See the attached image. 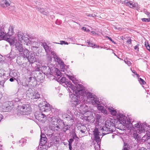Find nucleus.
Instances as JSON below:
<instances>
[{"label": "nucleus", "mask_w": 150, "mask_h": 150, "mask_svg": "<svg viewBox=\"0 0 150 150\" xmlns=\"http://www.w3.org/2000/svg\"><path fill=\"white\" fill-rule=\"evenodd\" d=\"M88 107L86 105L84 104L80 106L79 110L82 114L83 115L84 117H86V120L88 121H93L94 117L92 116V113L90 111L88 110Z\"/></svg>", "instance_id": "f257e3e1"}, {"label": "nucleus", "mask_w": 150, "mask_h": 150, "mask_svg": "<svg viewBox=\"0 0 150 150\" xmlns=\"http://www.w3.org/2000/svg\"><path fill=\"white\" fill-rule=\"evenodd\" d=\"M108 109L110 114L116 117V118L120 122H121L123 124L126 123V118L122 114L120 113L119 112L112 107H109Z\"/></svg>", "instance_id": "f03ea898"}, {"label": "nucleus", "mask_w": 150, "mask_h": 150, "mask_svg": "<svg viewBox=\"0 0 150 150\" xmlns=\"http://www.w3.org/2000/svg\"><path fill=\"white\" fill-rule=\"evenodd\" d=\"M110 123V125H113L112 122L111 121L108 120L106 121L104 126L102 127H100V129L102 132V134L105 135L111 132H112L115 131V128L113 126H111L109 125V123Z\"/></svg>", "instance_id": "7ed1b4c3"}, {"label": "nucleus", "mask_w": 150, "mask_h": 150, "mask_svg": "<svg viewBox=\"0 0 150 150\" xmlns=\"http://www.w3.org/2000/svg\"><path fill=\"white\" fill-rule=\"evenodd\" d=\"M8 42L11 45H15L16 50H18L20 52H22L24 50L23 45L18 42L15 38H11L8 39Z\"/></svg>", "instance_id": "20e7f679"}, {"label": "nucleus", "mask_w": 150, "mask_h": 150, "mask_svg": "<svg viewBox=\"0 0 150 150\" xmlns=\"http://www.w3.org/2000/svg\"><path fill=\"white\" fill-rule=\"evenodd\" d=\"M39 107L40 108V110L42 112H50V111H52L53 109L50 105L47 103V102L43 101L40 103L38 105Z\"/></svg>", "instance_id": "39448f33"}, {"label": "nucleus", "mask_w": 150, "mask_h": 150, "mask_svg": "<svg viewBox=\"0 0 150 150\" xmlns=\"http://www.w3.org/2000/svg\"><path fill=\"white\" fill-rule=\"evenodd\" d=\"M50 124L54 126V128L56 127L57 128H61L62 125L64 124V122L60 120H59L54 117H52L50 120Z\"/></svg>", "instance_id": "423d86ee"}, {"label": "nucleus", "mask_w": 150, "mask_h": 150, "mask_svg": "<svg viewBox=\"0 0 150 150\" xmlns=\"http://www.w3.org/2000/svg\"><path fill=\"white\" fill-rule=\"evenodd\" d=\"M124 124V126L128 129H130L131 131H132L133 132V137L135 139H137L139 137V133L137 130H136L135 128L132 127V124L129 121H127L126 123Z\"/></svg>", "instance_id": "0eeeda50"}, {"label": "nucleus", "mask_w": 150, "mask_h": 150, "mask_svg": "<svg viewBox=\"0 0 150 150\" xmlns=\"http://www.w3.org/2000/svg\"><path fill=\"white\" fill-rule=\"evenodd\" d=\"M100 130V131L99 132L98 128L96 127L93 131V134L94 135V140L96 142L97 144L98 145L100 144L101 139L102 137V136L100 137V136L102 135L100 132H101V131Z\"/></svg>", "instance_id": "6e6552de"}, {"label": "nucleus", "mask_w": 150, "mask_h": 150, "mask_svg": "<svg viewBox=\"0 0 150 150\" xmlns=\"http://www.w3.org/2000/svg\"><path fill=\"white\" fill-rule=\"evenodd\" d=\"M87 96L88 99H91V103L92 105H94L99 103V100H97V97L91 92H86L85 96Z\"/></svg>", "instance_id": "1a4fd4ad"}, {"label": "nucleus", "mask_w": 150, "mask_h": 150, "mask_svg": "<svg viewBox=\"0 0 150 150\" xmlns=\"http://www.w3.org/2000/svg\"><path fill=\"white\" fill-rule=\"evenodd\" d=\"M47 112H44V113L38 112H36L35 115V117L39 121L44 122L47 119L46 115H47L46 114Z\"/></svg>", "instance_id": "9d476101"}, {"label": "nucleus", "mask_w": 150, "mask_h": 150, "mask_svg": "<svg viewBox=\"0 0 150 150\" xmlns=\"http://www.w3.org/2000/svg\"><path fill=\"white\" fill-rule=\"evenodd\" d=\"M83 85L81 84H78L77 85L76 91H78L79 94L81 96H85L86 92L83 89Z\"/></svg>", "instance_id": "9b49d317"}, {"label": "nucleus", "mask_w": 150, "mask_h": 150, "mask_svg": "<svg viewBox=\"0 0 150 150\" xmlns=\"http://www.w3.org/2000/svg\"><path fill=\"white\" fill-rule=\"evenodd\" d=\"M70 97L71 98V102L72 104L76 105L79 104L78 97L76 96L74 94H72L70 95Z\"/></svg>", "instance_id": "f8f14e48"}, {"label": "nucleus", "mask_w": 150, "mask_h": 150, "mask_svg": "<svg viewBox=\"0 0 150 150\" xmlns=\"http://www.w3.org/2000/svg\"><path fill=\"white\" fill-rule=\"evenodd\" d=\"M23 106L25 108H24V112L23 113V115H27L30 113L31 111V108L29 104H25L23 105Z\"/></svg>", "instance_id": "ddd939ff"}, {"label": "nucleus", "mask_w": 150, "mask_h": 150, "mask_svg": "<svg viewBox=\"0 0 150 150\" xmlns=\"http://www.w3.org/2000/svg\"><path fill=\"white\" fill-rule=\"evenodd\" d=\"M125 3L126 5L129 6L131 8L137 9L139 8L138 5L137 3H133L131 1L127 2L125 1Z\"/></svg>", "instance_id": "4468645a"}, {"label": "nucleus", "mask_w": 150, "mask_h": 150, "mask_svg": "<svg viewBox=\"0 0 150 150\" xmlns=\"http://www.w3.org/2000/svg\"><path fill=\"white\" fill-rule=\"evenodd\" d=\"M51 52L52 55L53 56V57L56 61L58 62L59 64H62L63 62L59 58L57 57L55 52Z\"/></svg>", "instance_id": "2eb2a0df"}, {"label": "nucleus", "mask_w": 150, "mask_h": 150, "mask_svg": "<svg viewBox=\"0 0 150 150\" xmlns=\"http://www.w3.org/2000/svg\"><path fill=\"white\" fill-rule=\"evenodd\" d=\"M67 86L68 89L71 92V91L70 90L69 88L71 89V91L73 92L74 91H76V87L72 84L71 82H69L67 84H66Z\"/></svg>", "instance_id": "dca6fc26"}, {"label": "nucleus", "mask_w": 150, "mask_h": 150, "mask_svg": "<svg viewBox=\"0 0 150 150\" xmlns=\"http://www.w3.org/2000/svg\"><path fill=\"white\" fill-rule=\"evenodd\" d=\"M27 58L28 60L31 63H33L34 62H35L36 61V59L34 53H30Z\"/></svg>", "instance_id": "f3484780"}, {"label": "nucleus", "mask_w": 150, "mask_h": 150, "mask_svg": "<svg viewBox=\"0 0 150 150\" xmlns=\"http://www.w3.org/2000/svg\"><path fill=\"white\" fill-rule=\"evenodd\" d=\"M23 33L21 31L18 32V40L21 42L23 43L24 42L23 39L25 38Z\"/></svg>", "instance_id": "a211bd4d"}, {"label": "nucleus", "mask_w": 150, "mask_h": 150, "mask_svg": "<svg viewBox=\"0 0 150 150\" xmlns=\"http://www.w3.org/2000/svg\"><path fill=\"white\" fill-rule=\"evenodd\" d=\"M12 103L11 102H8L4 103V108L6 110H9L13 108Z\"/></svg>", "instance_id": "6ab92c4d"}, {"label": "nucleus", "mask_w": 150, "mask_h": 150, "mask_svg": "<svg viewBox=\"0 0 150 150\" xmlns=\"http://www.w3.org/2000/svg\"><path fill=\"white\" fill-rule=\"evenodd\" d=\"M99 103L98 104H96L95 105H98L97 106V108L101 112L103 113L104 114H107V111L106 110L105 108H104L103 106L101 105L100 104H99Z\"/></svg>", "instance_id": "aec40b11"}, {"label": "nucleus", "mask_w": 150, "mask_h": 150, "mask_svg": "<svg viewBox=\"0 0 150 150\" xmlns=\"http://www.w3.org/2000/svg\"><path fill=\"white\" fill-rule=\"evenodd\" d=\"M68 78L72 81L76 85L79 82V81L76 79L75 76H71L68 75H66Z\"/></svg>", "instance_id": "412c9836"}, {"label": "nucleus", "mask_w": 150, "mask_h": 150, "mask_svg": "<svg viewBox=\"0 0 150 150\" xmlns=\"http://www.w3.org/2000/svg\"><path fill=\"white\" fill-rule=\"evenodd\" d=\"M14 28L13 26L11 25H10L8 28V31L7 32V34L11 36L14 33Z\"/></svg>", "instance_id": "4be33fe9"}, {"label": "nucleus", "mask_w": 150, "mask_h": 150, "mask_svg": "<svg viewBox=\"0 0 150 150\" xmlns=\"http://www.w3.org/2000/svg\"><path fill=\"white\" fill-rule=\"evenodd\" d=\"M31 99L33 101H36L35 99L39 98L40 97V95L38 93H35L34 94H32L31 97L30 96Z\"/></svg>", "instance_id": "5701e85b"}, {"label": "nucleus", "mask_w": 150, "mask_h": 150, "mask_svg": "<svg viewBox=\"0 0 150 150\" xmlns=\"http://www.w3.org/2000/svg\"><path fill=\"white\" fill-rule=\"evenodd\" d=\"M52 52V51H49V52H47V54L46 59L47 62L48 63H50L52 61V58L51 55H52V54H51V52Z\"/></svg>", "instance_id": "b1692460"}, {"label": "nucleus", "mask_w": 150, "mask_h": 150, "mask_svg": "<svg viewBox=\"0 0 150 150\" xmlns=\"http://www.w3.org/2000/svg\"><path fill=\"white\" fill-rule=\"evenodd\" d=\"M25 107L23 106V105L22 106H20L18 107L17 108V112L18 113L23 115V113L24 112V108H25Z\"/></svg>", "instance_id": "393cba45"}, {"label": "nucleus", "mask_w": 150, "mask_h": 150, "mask_svg": "<svg viewBox=\"0 0 150 150\" xmlns=\"http://www.w3.org/2000/svg\"><path fill=\"white\" fill-rule=\"evenodd\" d=\"M61 126L62 127L61 128H60L59 129H62L63 131L65 132L66 131L69 130L70 128V125H64V124L63 125H61Z\"/></svg>", "instance_id": "a878e982"}, {"label": "nucleus", "mask_w": 150, "mask_h": 150, "mask_svg": "<svg viewBox=\"0 0 150 150\" xmlns=\"http://www.w3.org/2000/svg\"><path fill=\"white\" fill-rule=\"evenodd\" d=\"M148 132H149V133H147V135L146 134L142 137V140H144V141L147 140L149 141L150 138V131H148Z\"/></svg>", "instance_id": "bb28decb"}, {"label": "nucleus", "mask_w": 150, "mask_h": 150, "mask_svg": "<svg viewBox=\"0 0 150 150\" xmlns=\"http://www.w3.org/2000/svg\"><path fill=\"white\" fill-rule=\"evenodd\" d=\"M24 42H23V43L24 44L25 43L27 45H28L29 44H30L31 41L30 39L27 37H25L23 39Z\"/></svg>", "instance_id": "cd10ccee"}, {"label": "nucleus", "mask_w": 150, "mask_h": 150, "mask_svg": "<svg viewBox=\"0 0 150 150\" xmlns=\"http://www.w3.org/2000/svg\"><path fill=\"white\" fill-rule=\"evenodd\" d=\"M141 127L140 126L137 129L138 130V133H139V134H140L142 132H144L145 131V128L144 126L141 125Z\"/></svg>", "instance_id": "c85d7f7f"}, {"label": "nucleus", "mask_w": 150, "mask_h": 150, "mask_svg": "<svg viewBox=\"0 0 150 150\" xmlns=\"http://www.w3.org/2000/svg\"><path fill=\"white\" fill-rule=\"evenodd\" d=\"M30 52L27 49H25L23 51V55L24 56V57H25L27 58V57L30 54Z\"/></svg>", "instance_id": "c756f323"}, {"label": "nucleus", "mask_w": 150, "mask_h": 150, "mask_svg": "<svg viewBox=\"0 0 150 150\" xmlns=\"http://www.w3.org/2000/svg\"><path fill=\"white\" fill-rule=\"evenodd\" d=\"M41 45L42 46H43V47L45 49L46 52H47H47H49V51H48V50L49 48V47L47 45L46 43H42Z\"/></svg>", "instance_id": "7c9ffc66"}, {"label": "nucleus", "mask_w": 150, "mask_h": 150, "mask_svg": "<svg viewBox=\"0 0 150 150\" xmlns=\"http://www.w3.org/2000/svg\"><path fill=\"white\" fill-rule=\"evenodd\" d=\"M37 10L40 11L44 15H47L48 14V12L47 11V12H45L44 9L43 8H37Z\"/></svg>", "instance_id": "2f4dec72"}, {"label": "nucleus", "mask_w": 150, "mask_h": 150, "mask_svg": "<svg viewBox=\"0 0 150 150\" xmlns=\"http://www.w3.org/2000/svg\"><path fill=\"white\" fill-rule=\"evenodd\" d=\"M0 36L1 37V38H2V39H4L5 38V36L6 35V32H4L1 29V27H0Z\"/></svg>", "instance_id": "473e14b6"}, {"label": "nucleus", "mask_w": 150, "mask_h": 150, "mask_svg": "<svg viewBox=\"0 0 150 150\" xmlns=\"http://www.w3.org/2000/svg\"><path fill=\"white\" fill-rule=\"evenodd\" d=\"M66 79L65 77L63 76L60 79V78H59L58 77V81H59V82L60 83H65V84H66Z\"/></svg>", "instance_id": "72a5a7b5"}, {"label": "nucleus", "mask_w": 150, "mask_h": 150, "mask_svg": "<svg viewBox=\"0 0 150 150\" xmlns=\"http://www.w3.org/2000/svg\"><path fill=\"white\" fill-rule=\"evenodd\" d=\"M48 147L45 144L40 145V146L39 147V150H47Z\"/></svg>", "instance_id": "f704fd0d"}, {"label": "nucleus", "mask_w": 150, "mask_h": 150, "mask_svg": "<svg viewBox=\"0 0 150 150\" xmlns=\"http://www.w3.org/2000/svg\"><path fill=\"white\" fill-rule=\"evenodd\" d=\"M88 45L87 46L88 47H92L93 48L98 47L99 46L96 45H93V43H91L90 42H88Z\"/></svg>", "instance_id": "c9c22d12"}, {"label": "nucleus", "mask_w": 150, "mask_h": 150, "mask_svg": "<svg viewBox=\"0 0 150 150\" xmlns=\"http://www.w3.org/2000/svg\"><path fill=\"white\" fill-rule=\"evenodd\" d=\"M54 71L56 73V75L57 76V78H58V76H62L61 73L58 69H55Z\"/></svg>", "instance_id": "e433bc0d"}, {"label": "nucleus", "mask_w": 150, "mask_h": 150, "mask_svg": "<svg viewBox=\"0 0 150 150\" xmlns=\"http://www.w3.org/2000/svg\"><path fill=\"white\" fill-rule=\"evenodd\" d=\"M6 3H7V0H2L0 2V5L3 7H5Z\"/></svg>", "instance_id": "4c0bfd02"}, {"label": "nucleus", "mask_w": 150, "mask_h": 150, "mask_svg": "<svg viewBox=\"0 0 150 150\" xmlns=\"http://www.w3.org/2000/svg\"><path fill=\"white\" fill-rule=\"evenodd\" d=\"M26 140L24 138L21 139L19 141V143L21 144V145L23 146L24 145V144L26 142Z\"/></svg>", "instance_id": "58836bf2"}, {"label": "nucleus", "mask_w": 150, "mask_h": 150, "mask_svg": "<svg viewBox=\"0 0 150 150\" xmlns=\"http://www.w3.org/2000/svg\"><path fill=\"white\" fill-rule=\"evenodd\" d=\"M81 129L79 130L82 133H84L86 129V127L83 126H82L81 127Z\"/></svg>", "instance_id": "ea45409f"}, {"label": "nucleus", "mask_w": 150, "mask_h": 150, "mask_svg": "<svg viewBox=\"0 0 150 150\" xmlns=\"http://www.w3.org/2000/svg\"><path fill=\"white\" fill-rule=\"evenodd\" d=\"M60 65V68L62 71H64L65 69V65L63 62L62 64H59Z\"/></svg>", "instance_id": "a19ab883"}, {"label": "nucleus", "mask_w": 150, "mask_h": 150, "mask_svg": "<svg viewBox=\"0 0 150 150\" xmlns=\"http://www.w3.org/2000/svg\"><path fill=\"white\" fill-rule=\"evenodd\" d=\"M47 142L46 139L40 138V144H45Z\"/></svg>", "instance_id": "79ce46f5"}, {"label": "nucleus", "mask_w": 150, "mask_h": 150, "mask_svg": "<svg viewBox=\"0 0 150 150\" xmlns=\"http://www.w3.org/2000/svg\"><path fill=\"white\" fill-rule=\"evenodd\" d=\"M139 81L141 85H144L146 83V82L144 80L141 78L139 79Z\"/></svg>", "instance_id": "37998d69"}, {"label": "nucleus", "mask_w": 150, "mask_h": 150, "mask_svg": "<svg viewBox=\"0 0 150 150\" xmlns=\"http://www.w3.org/2000/svg\"><path fill=\"white\" fill-rule=\"evenodd\" d=\"M76 137L77 138V137L76 136V135L75 134H74V135H73V139L71 138L69 140V144H72V143L73 141H74L73 139L74 138V137Z\"/></svg>", "instance_id": "c03bdc74"}, {"label": "nucleus", "mask_w": 150, "mask_h": 150, "mask_svg": "<svg viewBox=\"0 0 150 150\" xmlns=\"http://www.w3.org/2000/svg\"><path fill=\"white\" fill-rule=\"evenodd\" d=\"M134 125L135 127V128L136 129H137L139 127L141 126V124L139 123L136 124L135 125Z\"/></svg>", "instance_id": "a18cd8bd"}, {"label": "nucleus", "mask_w": 150, "mask_h": 150, "mask_svg": "<svg viewBox=\"0 0 150 150\" xmlns=\"http://www.w3.org/2000/svg\"><path fill=\"white\" fill-rule=\"evenodd\" d=\"M59 44L62 45H68V43L66 42H65V41H63V40H60V43H59Z\"/></svg>", "instance_id": "49530a36"}, {"label": "nucleus", "mask_w": 150, "mask_h": 150, "mask_svg": "<svg viewBox=\"0 0 150 150\" xmlns=\"http://www.w3.org/2000/svg\"><path fill=\"white\" fill-rule=\"evenodd\" d=\"M142 21L145 22H149L150 21V19L149 18H142Z\"/></svg>", "instance_id": "de8ad7c7"}, {"label": "nucleus", "mask_w": 150, "mask_h": 150, "mask_svg": "<svg viewBox=\"0 0 150 150\" xmlns=\"http://www.w3.org/2000/svg\"><path fill=\"white\" fill-rule=\"evenodd\" d=\"M100 117L101 116L97 114L95 115V118L97 122L99 121L98 120L100 119Z\"/></svg>", "instance_id": "09e8293b"}, {"label": "nucleus", "mask_w": 150, "mask_h": 150, "mask_svg": "<svg viewBox=\"0 0 150 150\" xmlns=\"http://www.w3.org/2000/svg\"><path fill=\"white\" fill-rule=\"evenodd\" d=\"M20 100V98H15V99L14 100H13L12 101V103H13V102H18Z\"/></svg>", "instance_id": "8fccbe9b"}, {"label": "nucleus", "mask_w": 150, "mask_h": 150, "mask_svg": "<svg viewBox=\"0 0 150 150\" xmlns=\"http://www.w3.org/2000/svg\"><path fill=\"white\" fill-rule=\"evenodd\" d=\"M144 12L145 14L147 15L148 18H150V13L146 11H144Z\"/></svg>", "instance_id": "3c124183"}, {"label": "nucleus", "mask_w": 150, "mask_h": 150, "mask_svg": "<svg viewBox=\"0 0 150 150\" xmlns=\"http://www.w3.org/2000/svg\"><path fill=\"white\" fill-rule=\"evenodd\" d=\"M40 138H43L44 139H46L45 135L44 134H41L40 135Z\"/></svg>", "instance_id": "603ef678"}, {"label": "nucleus", "mask_w": 150, "mask_h": 150, "mask_svg": "<svg viewBox=\"0 0 150 150\" xmlns=\"http://www.w3.org/2000/svg\"><path fill=\"white\" fill-rule=\"evenodd\" d=\"M64 117L66 118H70V117L69 115H63Z\"/></svg>", "instance_id": "864d4df0"}, {"label": "nucleus", "mask_w": 150, "mask_h": 150, "mask_svg": "<svg viewBox=\"0 0 150 150\" xmlns=\"http://www.w3.org/2000/svg\"><path fill=\"white\" fill-rule=\"evenodd\" d=\"M125 62L129 66V65L130 64H131V63L129 61H128L127 60L125 61Z\"/></svg>", "instance_id": "5fc2aeb1"}, {"label": "nucleus", "mask_w": 150, "mask_h": 150, "mask_svg": "<svg viewBox=\"0 0 150 150\" xmlns=\"http://www.w3.org/2000/svg\"><path fill=\"white\" fill-rule=\"evenodd\" d=\"M97 13H94L91 14V16L92 17H95L97 16Z\"/></svg>", "instance_id": "6e6d98bb"}, {"label": "nucleus", "mask_w": 150, "mask_h": 150, "mask_svg": "<svg viewBox=\"0 0 150 150\" xmlns=\"http://www.w3.org/2000/svg\"><path fill=\"white\" fill-rule=\"evenodd\" d=\"M123 150H128V148L127 146V145H125L124 146Z\"/></svg>", "instance_id": "4d7b16f0"}, {"label": "nucleus", "mask_w": 150, "mask_h": 150, "mask_svg": "<svg viewBox=\"0 0 150 150\" xmlns=\"http://www.w3.org/2000/svg\"><path fill=\"white\" fill-rule=\"evenodd\" d=\"M139 49L138 46V45H137L135 46L134 47V49L137 51H139Z\"/></svg>", "instance_id": "13d9d810"}, {"label": "nucleus", "mask_w": 150, "mask_h": 150, "mask_svg": "<svg viewBox=\"0 0 150 150\" xmlns=\"http://www.w3.org/2000/svg\"><path fill=\"white\" fill-rule=\"evenodd\" d=\"M10 5V3L9 2H8V1H7V3H6L5 5V7H7L9 6Z\"/></svg>", "instance_id": "bf43d9fd"}, {"label": "nucleus", "mask_w": 150, "mask_h": 150, "mask_svg": "<svg viewBox=\"0 0 150 150\" xmlns=\"http://www.w3.org/2000/svg\"><path fill=\"white\" fill-rule=\"evenodd\" d=\"M69 148L70 149V150H72V144H69Z\"/></svg>", "instance_id": "052dcab7"}, {"label": "nucleus", "mask_w": 150, "mask_h": 150, "mask_svg": "<svg viewBox=\"0 0 150 150\" xmlns=\"http://www.w3.org/2000/svg\"><path fill=\"white\" fill-rule=\"evenodd\" d=\"M145 45L146 47L149 46L148 42H145Z\"/></svg>", "instance_id": "680f3d73"}, {"label": "nucleus", "mask_w": 150, "mask_h": 150, "mask_svg": "<svg viewBox=\"0 0 150 150\" xmlns=\"http://www.w3.org/2000/svg\"><path fill=\"white\" fill-rule=\"evenodd\" d=\"M37 70L38 71H40V67L37 66Z\"/></svg>", "instance_id": "e2e57ef3"}, {"label": "nucleus", "mask_w": 150, "mask_h": 150, "mask_svg": "<svg viewBox=\"0 0 150 150\" xmlns=\"http://www.w3.org/2000/svg\"><path fill=\"white\" fill-rule=\"evenodd\" d=\"M138 150H146V149L144 147H142L140 149H139Z\"/></svg>", "instance_id": "0e129e2a"}, {"label": "nucleus", "mask_w": 150, "mask_h": 150, "mask_svg": "<svg viewBox=\"0 0 150 150\" xmlns=\"http://www.w3.org/2000/svg\"><path fill=\"white\" fill-rule=\"evenodd\" d=\"M91 33L93 35H96L97 34V33H96L95 31H92L91 32Z\"/></svg>", "instance_id": "69168bd1"}, {"label": "nucleus", "mask_w": 150, "mask_h": 150, "mask_svg": "<svg viewBox=\"0 0 150 150\" xmlns=\"http://www.w3.org/2000/svg\"><path fill=\"white\" fill-rule=\"evenodd\" d=\"M146 49L148 50L150 52V47L149 45L146 47Z\"/></svg>", "instance_id": "338daca9"}, {"label": "nucleus", "mask_w": 150, "mask_h": 150, "mask_svg": "<svg viewBox=\"0 0 150 150\" xmlns=\"http://www.w3.org/2000/svg\"><path fill=\"white\" fill-rule=\"evenodd\" d=\"M82 29L84 31H86V28L85 27H83L82 28Z\"/></svg>", "instance_id": "774afa93"}]
</instances>
